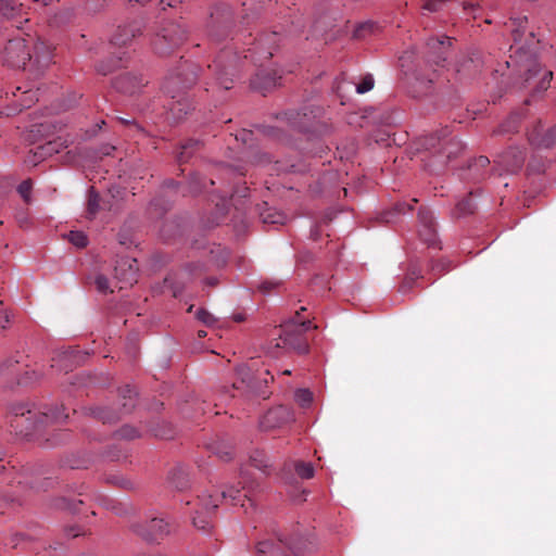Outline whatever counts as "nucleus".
<instances>
[{
    "mask_svg": "<svg viewBox=\"0 0 556 556\" xmlns=\"http://www.w3.org/2000/svg\"><path fill=\"white\" fill-rule=\"evenodd\" d=\"M3 62L11 67H23L35 76H39L50 65L52 52L43 41H37L33 52L27 50L26 41L23 38L10 40L2 53Z\"/></svg>",
    "mask_w": 556,
    "mask_h": 556,
    "instance_id": "nucleus-1",
    "label": "nucleus"
},
{
    "mask_svg": "<svg viewBox=\"0 0 556 556\" xmlns=\"http://www.w3.org/2000/svg\"><path fill=\"white\" fill-rule=\"evenodd\" d=\"M197 78L195 67L187 62H184L178 71L170 73L165 78L163 91L172 99L169 111L174 118L180 119L188 113L190 104L185 93L188 88L195 84Z\"/></svg>",
    "mask_w": 556,
    "mask_h": 556,
    "instance_id": "nucleus-2",
    "label": "nucleus"
},
{
    "mask_svg": "<svg viewBox=\"0 0 556 556\" xmlns=\"http://www.w3.org/2000/svg\"><path fill=\"white\" fill-rule=\"evenodd\" d=\"M514 52L518 54L520 59L526 56V63L523 64L526 72L523 81L525 88H530L533 93L547 90L553 78V72L543 70L536 59L532 58L529 53V49L526 45L518 46Z\"/></svg>",
    "mask_w": 556,
    "mask_h": 556,
    "instance_id": "nucleus-3",
    "label": "nucleus"
},
{
    "mask_svg": "<svg viewBox=\"0 0 556 556\" xmlns=\"http://www.w3.org/2000/svg\"><path fill=\"white\" fill-rule=\"evenodd\" d=\"M313 328L311 320L299 321L292 318L280 326L277 348L296 351L299 354L308 352V345L304 340L305 333Z\"/></svg>",
    "mask_w": 556,
    "mask_h": 556,
    "instance_id": "nucleus-4",
    "label": "nucleus"
},
{
    "mask_svg": "<svg viewBox=\"0 0 556 556\" xmlns=\"http://www.w3.org/2000/svg\"><path fill=\"white\" fill-rule=\"evenodd\" d=\"M187 27L179 22H166L162 24L154 35L151 45L155 53L166 55L178 48L187 39Z\"/></svg>",
    "mask_w": 556,
    "mask_h": 556,
    "instance_id": "nucleus-5",
    "label": "nucleus"
},
{
    "mask_svg": "<svg viewBox=\"0 0 556 556\" xmlns=\"http://www.w3.org/2000/svg\"><path fill=\"white\" fill-rule=\"evenodd\" d=\"M228 497L233 502V504H237V500L240 501L239 496L232 494V489L223 490L215 495L207 492L203 493L199 497V508L192 517L193 526L203 532H208L211 529V515L219 506L220 498Z\"/></svg>",
    "mask_w": 556,
    "mask_h": 556,
    "instance_id": "nucleus-6",
    "label": "nucleus"
},
{
    "mask_svg": "<svg viewBox=\"0 0 556 556\" xmlns=\"http://www.w3.org/2000/svg\"><path fill=\"white\" fill-rule=\"evenodd\" d=\"M232 24V9L226 3H216L212 7L206 21V34L211 40L220 41L229 35Z\"/></svg>",
    "mask_w": 556,
    "mask_h": 556,
    "instance_id": "nucleus-7",
    "label": "nucleus"
},
{
    "mask_svg": "<svg viewBox=\"0 0 556 556\" xmlns=\"http://www.w3.org/2000/svg\"><path fill=\"white\" fill-rule=\"evenodd\" d=\"M239 59L237 52L226 47L216 55L213 65L210 68L216 76L217 84L224 89L229 90L232 84V76L237 72Z\"/></svg>",
    "mask_w": 556,
    "mask_h": 556,
    "instance_id": "nucleus-8",
    "label": "nucleus"
},
{
    "mask_svg": "<svg viewBox=\"0 0 556 556\" xmlns=\"http://www.w3.org/2000/svg\"><path fill=\"white\" fill-rule=\"evenodd\" d=\"M281 40L282 35L277 31L262 36L258 38L253 49H248L249 54H244L243 59H250L255 64H263V62L269 60L274 55V52L277 50Z\"/></svg>",
    "mask_w": 556,
    "mask_h": 556,
    "instance_id": "nucleus-9",
    "label": "nucleus"
},
{
    "mask_svg": "<svg viewBox=\"0 0 556 556\" xmlns=\"http://www.w3.org/2000/svg\"><path fill=\"white\" fill-rule=\"evenodd\" d=\"M526 161V152L519 147H510L500 153L495 160L496 164L506 173H517L522 168Z\"/></svg>",
    "mask_w": 556,
    "mask_h": 556,
    "instance_id": "nucleus-10",
    "label": "nucleus"
},
{
    "mask_svg": "<svg viewBox=\"0 0 556 556\" xmlns=\"http://www.w3.org/2000/svg\"><path fill=\"white\" fill-rule=\"evenodd\" d=\"M452 47V38L443 36L441 38L439 37H431L428 39L426 43L427 49V60L430 63L433 64H441L444 62L450 53Z\"/></svg>",
    "mask_w": 556,
    "mask_h": 556,
    "instance_id": "nucleus-11",
    "label": "nucleus"
},
{
    "mask_svg": "<svg viewBox=\"0 0 556 556\" xmlns=\"http://www.w3.org/2000/svg\"><path fill=\"white\" fill-rule=\"evenodd\" d=\"M170 525L163 518L153 517L147 525H137L135 531L146 541L153 542L169 533Z\"/></svg>",
    "mask_w": 556,
    "mask_h": 556,
    "instance_id": "nucleus-12",
    "label": "nucleus"
},
{
    "mask_svg": "<svg viewBox=\"0 0 556 556\" xmlns=\"http://www.w3.org/2000/svg\"><path fill=\"white\" fill-rule=\"evenodd\" d=\"M144 86V79L142 76L132 74V73H125L121 74L119 76L115 77L113 80V87L123 93L127 94H135L138 91L141 90V88Z\"/></svg>",
    "mask_w": 556,
    "mask_h": 556,
    "instance_id": "nucleus-13",
    "label": "nucleus"
},
{
    "mask_svg": "<svg viewBox=\"0 0 556 556\" xmlns=\"http://www.w3.org/2000/svg\"><path fill=\"white\" fill-rule=\"evenodd\" d=\"M418 218L421 225L419 235L429 247L437 245L435 223L432 214L426 210L418 211Z\"/></svg>",
    "mask_w": 556,
    "mask_h": 556,
    "instance_id": "nucleus-14",
    "label": "nucleus"
},
{
    "mask_svg": "<svg viewBox=\"0 0 556 556\" xmlns=\"http://www.w3.org/2000/svg\"><path fill=\"white\" fill-rule=\"evenodd\" d=\"M530 143L538 149H549L556 144V126L542 131L541 127H535L528 135Z\"/></svg>",
    "mask_w": 556,
    "mask_h": 556,
    "instance_id": "nucleus-15",
    "label": "nucleus"
},
{
    "mask_svg": "<svg viewBox=\"0 0 556 556\" xmlns=\"http://www.w3.org/2000/svg\"><path fill=\"white\" fill-rule=\"evenodd\" d=\"M140 33L141 27L137 22L119 26L112 38V43L119 47L126 46L132 38L140 35Z\"/></svg>",
    "mask_w": 556,
    "mask_h": 556,
    "instance_id": "nucleus-16",
    "label": "nucleus"
},
{
    "mask_svg": "<svg viewBox=\"0 0 556 556\" xmlns=\"http://www.w3.org/2000/svg\"><path fill=\"white\" fill-rule=\"evenodd\" d=\"M280 76L270 74L267 71H260L251 80L252 89L265 93L275 86H277Z\"/></svg>",
    "mask_w": 556,
    "mask_h": 556,
    "instance_id": "nucleus-17",
    "label": "nucleus"
},
{
    "mask_svg": "<svg viewBox=\"0 0 556 556\" xmlns=\"http://www.w3.org/2000/svg\"><path fill=\"white\" fill-rule=\"evenodd\" d=\"M136 260L125 258L115 267V277L126 285L137 281Z\"/></svg>",
    "mask_w": 556,
    "mask_h": 556,
    "instance_id": "nucleus-18",
    "label": "nucleus"
},
{
    "mask_svg": "<svg viewBox=\"0 0 556 556\" xmlns=\"http://www.w3.org/2000/svg\"><path fill=\"white\" fill-rule=\"evenodd\" d=\"M39 89H25L22 91V98L14 108H8L4 112L5 115H12L21 112L23 109L30 108L33 103L38 101Z\"/></svg>",
    "mask_w": 556,
    "mask_h": 556,
    "instance_id": "nucleus-19",
    "label": "nucleus"
},
{
    "mask_svg": "<svg viewBox=\"0 0 556 556\" xmlns=\"http://www.w3.org/2000/svg\"><path fill=\"white\" fill-rule=\"evenodd\" d=\"M277 538L281 544L287 546L292 551L294 556H301V552L303 548L306 547L307 540L304 539L302 535H287V534H277Z\"/></svg>",
    "mask_w": 556,
    "mask_h": 556,
    "instance_id": "nucleus-20",
    "label": "nucleus"
},
{
    "mask_svg": "<svg viewBox=\"0 0 556 556\" xmlns=\"http://www.w3.org/2000/svg\"><path fill=\"white\" fill-rule=\"evenodd\" d=\"M121 397L123 400L121 414H128L136 406L137 392L130 386H125L121 390Z\"/></svg>",
    "mask_w": 556,
    "mask_h": 556,
    "instance_id": "nucleus-21",
    "label": "nucleus"
},
{
    "mask_svg": "<svg viewBox=\"0 0 556 556\" xmlns=\"http://www.w3.org/2000/svg\"><path fill=\"white\" fill-rule=\"evenodd\" d=\"M68 146V141L62 137H58L53 140H49L43 144H40V153L46 157L52 156L59 153Z\"/></svg>",
    "mask_w": 556,
    "mask_h": 556,
    "instance_id": "nucleus-22",
    "label": "nucleus"
},
{
    "mask_svg": "<svg viewBox=\"0 0 556 556\" xmlns=\"http://www.w3.org/2000/svg\"><path fill=\"white\" fill-rule=\"evenodd\" d=\"M528 18L527 16L511 17L509 20V27L513 34V38L516 45L521 43L522 36L526 31Z\"/></svg>",
    "mask_w": 556,
    "mask_h": 556,
    "instance_id": "nucleus-23",
    "label": "nucleus"
},
{
    "mask_svg": "<svg viewBox=\"0 0 556 556\" xmlns=\"http://www.w3.org/2000/svg\"><path fill=\"white\" fill-rule=\"evenodd\" d=\"M291 418V414L288 408L283 406L276 407L274 409L268 410V413L265 415L264 424L269 427H275L279 425L278 419H289Z\"/></svg>",
    "mask_w": 556,
    "mask_h": 556,
    "instance_id": "nucleus-24",
    "label": "nucleus"
},
{
    "mask_svg": "<svg viewBox=\"0 0 556 556\" xmlns=\"http://www.w3.org/2000/svg\"><path fill=\"white\" fill-rule=\"evenodd\" d=\"M258 556H288L281 547L270 541H261L256 545Z\"/></svg>",
    "mask_w": 556,
    "mask_h": 556,
    "instance_id": "nucleus-25",
    "label": "nucleus"
},
{
    "mask_svg": "<svg viewBox=\"0 0 556 556\" xmlns=\"http://www.w3.org/2000/svg\"><path fill=\"white\" fill-rule=\"evenodd\" d=\"M0 12L9 18H15L22 12V4H16L14 0H0Z\"/></svg>",
    "mask_w": 556,
    "mask_h": 556,
    "instance_id": "nucleus-26",
    "label": "nucleus"
},
{
    "mask_svg": "<svg viewBox=\"0 0 556 556\" xmlns=\"http://www.w3.org/2000/svg\"><path fill=\"white\" fill-rule=\"evenodd\" d=\"M88 413L91 416L102 420L103 422H108V424L115 422L119 418V414H116V413L112 412L111 409L103 408V407L89 408Z\"/></svg>",
    "mask_w": 556,
    "mask_h": 556,
    "instance_id": "nucleus-27",
    "label": "nucleus"
},
{
    "mask_svg": "<svg viewBox=\"0 0 556 556\" xmlns=\"http://www.w3.org/2000/svg\"><path fill=\"white\" fill-rule=\"evenodd\" d=\"M123 58L122 56H118V58H115V59H110L108 61H103L101 63H99L96 67L97 72L101 75H108L110 73H112L114 70L123 66Z\"/></svg>",
    "mask_w": 556,
    "mask_h": 556,
    "instance_id": "nucleus-28",
    "label": "nucleus"
},
{
    "mask_svg": "<svg viewBox=\"0 0 556 556\" xmlns=\"http://www.w3.org/2000/svg\"><path fill=\"white\" fill-rule=\"evenodd\" d=\"M519 119L520 117L518 114H511L498 126L496 131L498 134H508L515 131L517 129Z\"/></svg>",
    "mask_w": 556,
    "mask_h": 556,
    "instance_id": "nucleus-29",
    "label": "nucleus"
},
{
    "mask_svg": "<svg viewBox=\"0 0 556 556\" xmlns=\"http://www.w3.org/2000/svg\"><path fill=\"white\" fill-rule=\"evenodd\" d=\"M294 400L301 407H308L313 402V393L308 389L294 391Z\"/></svg>",
    "mask_w": 556,
    "mask_h": 556,
    "instance_id": "nucleus-30",
    "label": "nucleus"
},
{
    "mask_svg": "<svg viewBox=\"0 0 556 556\" xmlns=\"http://www.w3.org/2000/svg\"><path fill=\"white\" fill-rule=\"evenodd\" d=\"M376 24L371 21L359 23L353 30V37L363 39L374 31Z\"/></svg>",
    "mask_w": 556,
    "mask_h": 556,
    "instance_id": "nucleus-31",
    "label": "nucleus"
},
{
    "mask_svg": "<svg viewBox=\"0 0 556 556\" xmlns=\"http://www.w3.org/2000/svg\"><path fill=\"white\" fill-rule=\"evenodd\" d=\"M67 239L76 248H85L88 245V237L84 231L72 230L67 235Z\"/></svg>",
    "mask_w": 556,
    "mask_h": 556,
    "instance_id": "nucleus-32",
    "label": "nucleus"
},
{
    "mask_svg": "<svg viewBox=\"0 0 556 556\" xmlns=\"http://www.w3.org/2000/svg\"><path fill=\"white\" fill-rule=\"evenodd\" d=\"M295 472L302 479H311L314 477L315 469L312 463L300 462L295 464Z\"/></svg>",
    "mask_w": 556,
    "mask_h": 556,
    "instance_id": "nucleus-33",
    "label": "nucleus"
},
{
    "mask_svg": "<svg viewBox=\"0 0 556 556\" xmlns=\"http://www.w3.org/2000/svg\"><path fill=\"white\" fill-rule=\"evenodd\" d=\"M46 159V155H42L40 153V146H37L36 148L31 149L28 152L25 159V164H27L28 166H36Z\"/></svg>",
    "mask_w": 556,
    "mask_h": 556,
    "instance_id": "nucleus-34",
    "label": "nucleus"
},
{
    "mask_svg": "<svg viewBox=\"0 0 556 556\" xmlns=\"http://www.w3.org/2000/svg\"><path fill=\"white\" fill-rule=\"evenodd\" d=\"M198 144H200V141L193 139H190L186 141L184 144H181V151L177 156L178 161L186 162L191 156L192 149Z\"/></svg>",
    "mask_w": 556,
    "mask_h": 556,
    "instance_id": "nucleus-35",
    "label": "nucleus"
},
{
    "mask_svg": "<svg viewBox=\"0 0 556 556\" xmlns=\"http://www.w3.org/2000/svg\"><path fill=\"white\" fill-rule=\"evenodd\" d=\"M262 219L265 224H283L286 217L279 212H271V210H268L262 213Z\"/></svg>",
    "mask_w": 556,
    "mask_h": 556,
    "instance_id": "nucleus-36",
    "label": "nucleus"
},
{
    "mask_svg": "<svg viewBox=\"0 0 556 556\" xmlns=\"http://www.w3.org/2000/svg\"><path fill=\"white\" fill-rule=\"evenodd\" d=\"M100 208L99 204V195L97 192H94L93 189L90 190L88 203H87V211L90 217H93L97 212Z\"/></svg>",
    "mask_w": 556,
    "mask_h": 556,
    "instance_id": "nucleus-37",
    "label": "nucleus"
},
{
    "mask_svg": "<svg viewBox=\"0 0 556 556\" xmlns=\"http://www.w3.org/2000/svg\"><path fill=\"white\" fill-rule=\"evenodd\" d=\"M374 85H375L374 76L371 74H367L366 76H364L362 81L356 85V92L358 94H364V93L370 91L374 88Z\"/></svg>",
    "mask_w": 556,
    "mask_h": 556,
    "instance_id": "nucleus-38",
    "label": "nucleus"
},
{
    "mask_svg": "<svg viewBox=\"0 0 556 556\" xmlns=\"http://www.w3.org/2000/svg\"><path fill=\"white\" fill-rule=\"evenodd\" d=\"M47 420L53 421V422H60L67 418V415L63 413L62 407L55 406L54 408L49 409L48 412L43 413Z\"/></svg>",
    "mask_w": 556,
    "mask_h": 556,
    "instance_id": "nucleus-39",
    "label": "nucleus"
},
{
    "mask_svg": "<svg viewBox=\"0 0 556 556\" xmlns=\"http://www.w3.org/2000/svg\"><path fill=\"white\" fill-rule=\"evenodd\" d=\"M473 206L475 205H473L471 199H469V198L463 199L456 204V214L458 216H465L467 214H470L473 212Z\"/></svg>",
    "mask_w": 556,
    "mask_h": 556,
    "instance_id": "nucleus-40",
    "label": "nucleus"
},
{
    "mask_svg": "<svg viewBox=\"0 0 556 556\" xmlns=\"http://www.w3.org/2000/svg\"><path fill=\"white\" fill-rule=\"evenodd\" d=\"M31 188H33V185L29 179L23 180L17 187V191H18L20 195L23 198V200L26 203H30V201H31V198H30Z\"/></svg>",
    "mask_w": 556,
    "mask_h": 556,
    "instance_id": "nucleus-41",
    "label": "nucleus"
},
{
    "mask_svg": "<svg viewBox=\"0 0 556 556\" xmlns=\"http://www.w3.org/2000/svg\"><path fill=\"white\" fill-rule=\"evenodd\" d=\"M232 489V494L239 496V500H237V505H240L241 507H244V510H248V507H245V502H248L250 505H252V502L250 498H248L247 494H242L240 490L235 489L233 486H229L226 490ZM226 501H230V503L233 505V502L228 497L225 498ZM236 506V504H235Z\"/></svg>",
    "mask_w": 556,
    "mask_h": 556,
    "instance_id": "nucleus-42",
    "label": "nucleus"
},
{
    "mask_svg": "<svg viewBox=\"0 0 556 556\" xmlns=\"http://www.w3.org/2000/svg\"><path fill=\"white\" fill-rule=\"evenodd\" d=\"M97 290L101 293L111 292L109 279L104 275H97L94 279Z\"/></svg>",
    "mask_w": 556,
    "mask_h": 556,
    "instance_id": "nucleus-43",
    "label": "nucleus"
},
{
    "mask_svg": "<svg viewBox=\"0 0 556 556\" xmlns=\"http://www.w3.org/2000/svg\"><path fill=\"white\" fill-rule=\"evenodd\" d=\"M40 556H64L63 546L61 544L49 545L40 552Z\"/></svg>",
    "mask_w": 556,
    "mask_h": 556,
    "instance_id": "nucleus-44",
    "label": "nucleus"
},
{
    "mask_svg": "<svg viewBox=\"0 0 556 556\" xmlns=\"http://www.w3.org/2000/svg\"><path fill=\"white\" fill-rule=\"evenodd\" d=\"M117 433L119 437L128 440L137 438L139 435L138 430L130 426L122 427Z\"/></svg>",
    "mask_w": 556,
    "mask_h": 556,
    "instance_id": "nucleus-45",
    "label": "nucleus"
},
{
    "mask_svg": "<svg viewBox=\"0 0 556 556\" xmlns=\"http://www.w3.org/2000/svg\"><path fill=\"white\" fill-rule=\"evenodd\" d=\"M197 316H198L199 320H201L205 325L211 326L215 323L214 316L205 309H199L197 313Z\"/></svg>",
    "mask_w": 556,
    "mask_h": 556,
    "instance_id": "nucleus-46",
    "label": "nucleus"
},
{
    "mask_svg": "<svg viewBox=\"0 0 556 556\" xmlns=\"http://www.w3.org/2000/svg\"><path fill=\"white\" fill-rule=\"evenodd\" d=\"M251 462L255 468L260 469L263 472H265L266 468L268 467L266 459L264 458L263 455L260 454L257 456L251 457Z\"/></svg>",
    "mask_w": 556,
    "mask_h": 556,
    "instance_id": "nucleus-47",
    "label": "nucleus"
},
{
    "mask_svg": "<svg viewBox=\"0 0 556 556\" xmlns=\"http://www.w3.org/2000/svg\"><path fill=\"white\" fill-rule=\"evenodd\" d=\"M108 1L109 0H87L86 4L88 10L96 12L101 10L108 3Z\"/></svg>",
    "mask_w": 556,
    "mask_h": 556,
    "instance_id": "nucleus-48",
    "label": "nucleus"
},
{
    "mask_svg": "<svg viewBox=\"0 0 556 556\" xmlns=\"http://www.w3.org/2000/svg\"><path fill=\"white\" fill-rule=\"evenodd\" d=\"M460 147V143L458 141H454V139H450L448 141H444L443 149L444 153H446L447 159H451L452 151L448 149L450 147Z\"/></svg>",
    "mask_w": 556,
    "mask_h": 556,
    "instance_id": "nucleus-49",
    "label": "nucleus"
},
{
    "mask_svg": "<svg viewBox=\"0 0 556 556\" xmlns=\"http://www.w3.org/2000/svg\"><path fill=\"white\" fill-rule=\"evenodd\" d=\"M11 316L7 311L0 312V327L5 328V326L10 323Z\"/></svg>",
    "mask_w": 556,
    "mask_h": 556,
    "instance_id": "nucleus-50",
    "label": "nucleus"
},
{
    "mask_svg": "<svg viewBox=\"0 0 556 556\" xmlns=\"http://www.w3.org/2000/svg\"><path fill=\"white\" fill-rule=\"evenodd\" d=\"M65 531H66V535L71 536V538H77L83 534L79 527H71V528H67Z\"/></svg>",
    "mask_w": 556,
    "mask_h": 556,
    "instance_id": "nucleus-51",
    "label": "nucleus"
},
{
    "mask_svg": "<svg viewBox=\"0 0 556 556\" xmlns=\"http://www.w3.org/2000/svg\"><path fill=\"white\" fill-rule=\"evenodd\" d=\"M214 453H216L218 457L224 462H228L229 459H231L232 455L230 451H214Z\"/></svg>",
    "mask_w": 556,
    "mask_h": 556,
    "instance_id": "nucleus-52",
    "label": "nucleus"
},
{
    "mask_svg": "<svg viewBox=\"0 0 556 556\" xmlns=\"http://www.w3.org/2000/svg\"><path fill=\"white\" fill-rule=\"evenodd\" d=\"M75 358V355L73 352H64L59 355V362H68Z\"/></svg>",
    "mask_w": 556,
    "mask_h": 556,
    "instance_id": "nucleus-53",
    "label": "nucleus"
},
{
    "mask_svg": "<svg viewBox=\"0 0 556 556\" xmlns=\"http://www.w3.org/2000/svg\"><path fill=\"white\" fill-rule=\"evenodd\" d=\"M490 163L489 159L486 156H479L476 162H475V165L476 166H479V167H484L486 166L488 164Z\"/></svg>",
    "mask_w": 556,
    "mask_h": 556,
    "instance_id": "nucleus-54",
    "label": "nucleus"
},
{
    "mask_svg": "<svg viewBox=\"0 0 556 556\" xmlns=\"http://www.w3.org/2000/svg\"><path fill=\"white\" fill-rule=\"evenodd\" d=\"M406 208H407L408 211H410V210H412V206H408V205H406L405 203H399V204H396V206H395V211H396V212H399V213H405Z\"/></svg>",
    "mask_w": 556,
    "mask_h": 556,
    "instance_id": "nucleus-55",
    "label": "nucleus"
},
{
    "mask_svg": "<svg viewBox=\"0 0 556 556\" xmlns=\"http://www.w3.org/2000/svg\"><path fill=\"white\" fill-rule=\"evenodd\" d=\"M178 2L180 3V2H182V0H168L167 2H165V0H162L161 4L163 5V9H165V5L175 7L176 3H178Z\"/></svg>",
    "mask_w": 556,
    "mask_h": 556,
    "instance_id": "nucleus-56",
    "label": "nucleus"
},
{
    "mask_svg": "<svg viewBox=\"0 0 556 556\" xmlns=\"http://www.w3.org/2000/svg\"><path fill=\"white\" fill-rule=\"evenodd\" d=\"M311 236L314 240H317L319 238V232L317 230V227H313L312 230H311Z\"/></svg>",
    "mask_w": 556,
    "mask_h": 556,
    "instance_id": "nucleus-57",
    "label": "nucleus"
},
{
    "mask_svg": "<svg viewBox=\"0 0 556 556\" xmlns=\"http://www.w3.org/2000/svg\"><path fill=\"white\" fill-rule=\"evenodd\" d=\"M172 290H173V295L174 296H177L178 294L181 293V288H176L174 286H170Z\"/></svg>",
    "mask_w": 556,
    "mask_h": 556,
    "instance_id": "nucleus-58",
    "label": "nucleus"
},
{
    "mask_svg": "<svg viewBox=\"0 0 556 556\" xmlns=\"http://www.w3.org/2000/svg\"><path fill=\"white\" fill-rule=\"evenodd\" d=\"M260 288H261L262 290H265V291H266V290H268V289H270V288H271V285H270L269 282H263V283L260 286Z\"/></svg>",
    "mask_w": 556,
    "mask_h": 556,
    "instance_id": "nucleus-59",
    "label": "nucleus"
},
{
    "mask_svg": "<svg viewBox=\"0 0 556 556\" xmlns=\"http://www.w3.org/2000/svg\"><path fill=\"white\" fill-rule=\"evenodd\" d=\"M217 282V279L216 278H208L205 280V283L210 285V286H215Z\"/></svg>",
    "mask_w": 556,
    "mask_h": 556,
    "instance_id": "nucleus-60",
    "label": "nucleus"
},
{
    "mask_svg": "<svg viewBox=\"0 0 556 556\" xmlns=\"http://www.w3.org/2000/svg\"><path fill=\"white\" fill-rule=\"evenodd\" d=\"M238 374L241 375V376H247V368L245 367H239L238 368Z\"/></svg>",
    "mask_w": 556,
    "mask_h": 556,
    "instance_id": "nucleus-61",
    "label": "nucleus"
},
{
    "mask_svg": "<svg viewBox=\"0 0 556 556\" xmlns=\"http://www.w3.org/2000/svg\"><path fill=\"white\" fill-rule=\"evenodd\" d=\"M383 218H384V220H386L387 223L392 222V220H393V218H392V213H387V214L383 216Z\"/></svg>",
    "mask_w": 556,
    "mask_h": 556,
    "instance_id": "nucleus-62",
    "label": "nucleus"
},
{
    "mask_svg": "<svg viewBox=\"0 0 556 556\" xmlns=\"http://www.w3.org/2000/svg\"><path fill=\"white\" fill-rule=\"evenodd\" d=\"M34 2L40 3L42 5L49 4L52 0H33Z\"/></svg>",
    "mask_w": 556,
    "mask_h": 556,
    "instance_id": "nucleus-63",
    "label": "nucleus"
},
{
    "mask_svg": "<svg viewBox=\"0 0 556 556\" xmlns=\"http://www.w3.org/2000/svg\"><path fill=\"white\" fill-rule=\"evenodd\" d=\"M112 149H113V147H109V146L105 147L103 150V154H106V155L110 154V150H112Z\"/></svg>",
    "mask_w": 556,
    "mask_h": 556,
    "instance_id": "nucleus-64",
    "label": "nucleus"
}]
</instances>
